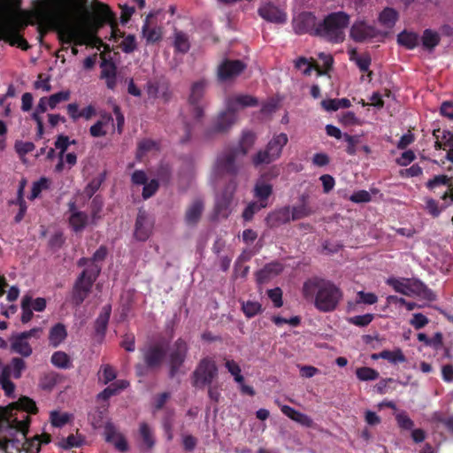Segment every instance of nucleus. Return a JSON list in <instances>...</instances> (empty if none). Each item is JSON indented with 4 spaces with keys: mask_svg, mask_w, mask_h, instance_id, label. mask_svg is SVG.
<instances>
[{
    "mask_svg": "<svg viewBox=\"0 0 453 453\" xmlns=\"http://www.w3.org/2000/svg\"><path fill=\"white\" fill-rule=\"evenodd\" d=\"M46 9L42 12L44 20L49 26L57 30L58 38L63 43H71L73 41L82 45L80 39V28L72 25L70 13L74 6L75 0H38Z\"/></svg>",
    "mask_w": 453,
    "mask_h": 453,
    "instance_id": "f257e3e1",
    "label": "nucleus"
},
{
    "mask_svg": "<svg viewBox=\"0 0 453 453\" xmlns=\"http://www.w3.org/2000/svg\"><path fill=\"white\" fill-rule=\"evenodd\" d=\"M388 284L392 286L396 292L402 293L407 296H417L420 299L424 300L423 304H415V303H410V301L404 300V298L398 297V296H388L386 298V309H389L390 311H410L414 307H426V302H430L435 299V294L431 288H427L419 280L415 279H395L390 278L387 280Z\"/></svg>",
    "mask_w": 453,
    "mask_h": 453,
    "instance_id": "f03ea898",
    "label": "nucleus"
},
{
    "mask_svg": "<svg viewBox=\"0 0 453 453\" xmlns=\"http://www.w3.org/2000/svg\"><path fill=\"white\" fill-rule=\"evenodd\" d=\"M303 295L307 300H313L319 311H334L342 298V292L333 281L313 277L304 281Z\"/></svg>",
    "mask_w": 453,
    "mask_h": 453,
    "instance_id": "7ed1b4c3",
    "label": "nucleus"
},
{
    "mask_svg": "<svg viewBox=\"0 0 453 453\" xmlns=\"http://www.w3.org/2000/svg\"><path fill=\"white\" fill-rule=\"evenodd\" d=\"M107 254L105 246L98 247L90 258V265L76 278L72 292V301L74 305H81L87 299L101 272V266L97 265V262L105 260Z\"/></svg>",
    "mask_w": 453,
    "mask_h": 453,
    "instance_id": "20e7f679",
    "label": "nucleus"
},
{
    "mask_svg": "<svg viewBox=\"0 0 453 453\" xmlns=\"http://www.w3.org/2000/svg\"><path fill=\"white\" fill-rule=\"evenodd\" d=\"M1 365V360H0ZM30 418L28 414H24L22 419L17 418H12L6 410H0V434L2 432L8 433L12 437H14L17 433L23 434L24 438L27 437L29 432ZM20 440L17 438H4L0 439V450L4 453L20 452L22 449Z\"/></svg>",
    "mask_w": 453,
    "mask_h": 453,
    "instance_id": "39448f33",
    "label": "nucleus"
},
{
    "mask_svg": "<svg viewBox=\"0 0 453 453\" xmlns=\"http://www.w3.org/2000/svg\"><path fill=\"white\" fill-rule=\"evenodd\" d=\"M258 105V100L254 96L239 94L230 96L226 102V109L220 112L213 122V133H226L237 121L240 109Z\"/></svg>",
    "mask_w": 453,
    "mask_h": 453,
    "instance_id": "423d86ee",
    "label": "nucleus"
},
{
    "mask_svg": "<svg viewBox=\"0 0 453 453\" xmlns=\"http://www.w3.org/2000/svg\"><path fill=\"white\" fill-rule=\"evenodd\" d=\"M349 19V15L343 12L329 13L318 23L316 35L329 42H342L345 40L344 30Z\"/></svg>",
    "mask_w": 453,
    "mask_h": 453,
    "instance_id": "0eeeda50",
    "label": "nucleus"
},
{
    "mask_svg": "<svg viewBox=\"0 0 453 453\" xmlns=\"http://www.w3.org/2000/svg\"><path fill=\"white\" fill-rule=\"evenodd\" d=\"M288 142V134L280 133L273 135V138L268 142L264 149L252 155L251 162L254 167L261 165H271L280 158L283 149Z\"/></svg>",
    "mask_w": 453,
    "mask_h": 453,
    "instance_id": "6e6552de",
    "label": "nucleus"
},
{
    "mask_svg": "<svg viewBox=\"0 0 453 453\" xmlns=\"http://www.w3.org/2000/svg\"><path fill=\"white\" fill-rule=\"evenodd\" d=\"M239 155L234 147H228L220 152L213 165V175L215 178H222L224 175H229L231 180H235L239 174L242 164L239 163Z\"/></svg>",
    "mask_w": 453,
    "mask_h": 453,
    "instance_id": "1a4fd4ad",
    "label": "nucleus"
},
{
    "mask_svg": "<svg viewBox=\"0 0 453 453\" xmlns=\"http://www.w3.org/2000/svg\"><path fill=\"white\" fill-rule=\"evenodd\" d=\"M208 87V81L201 79L194 81L189 88L188 104L194 119L200 121L203 117V108L201 104Z\"/></svg>",
    "mask_w": 453,
    "mask_h": 453,
    "instance_id": "9d476101",
    "label": "nucleus"
},
{
    "mask_svg": "<svg viewBox=\"0 0 453 453\" xmlns=\"http://www.w3.org/2000/svg\"><path fill=\"white\" fill-rule=\"evenodd\" d=\"M94 22L97 27H102L104 23H109L111 29V38L114 40L124 36V33H121L118 28L116 14L104 3H97Z\"/></svg>",
    "mask_w": 453,
    "mask_h": 453,
    "instance_id": "9b49d317",
    "label": "nucleus"
},
{
    "mask_svg": "<svg viewBox=\"0 0 453 453\" xmlns=\"http://www.w3.org/2000/svg\"><path fill=\"white\" fill-rule=\"evenodd\" d=\"M166 351L162 345L154 344L142 349L143 364L136 365V371L139 375L144 374V367L156 369L161 366L162 361L165 357Z\"/></svg>",
    "mask_w": 453,
    "mask_h": 453,
    "instance_id": "f8f14e48",
    "label": "nucleus"
},
{
    "mask_svg": "<svg viewBox=\"0 0 453 453\" xmlns=\"http://www.w3.org/2000/svg\"><path fill=\"white\" fill-rule=\"evenodd\" d=\"M218 375V367L213 359L203 358L194 372L195 383L196 387L211 385Z\"/></svg>",
    "mask_w": 453,
    "mask_h": 453,
    "instance_id": "ddd939ff",
    "label": "nucleus"
},
{
    "mask_svg": "<svg viewBox=\"0 0 453 453\" xmlns=\"http://www.w3.org/2000/svg\"><path fill=\"white\" fill-rule=\"evenodd\" d=\"M28 22L21 15H12L6 19L0 20V40L12 39L19 35L20 30L27 27Z\"/></svg>",
    "mask_w": 453,
    "mask_h": 453,
    "instance_id": "4468645a",
    "label": "nucleus"
},
{
    "mask_svg": "<svg viewBox=\"0 0 453 453\" xmlns=\"http://www.w3.org/2000/svg\"><path fill=\"white\" fill-rule=\"evenodd\" d=\"M246 67L247 65L242 62V60L225 59L218 67V80L221 82L234 80L235 77L242 73Z\"/></svg>",
    "mask_w": 453,
    "mask_h": 453,
    "instance_id": "2eb2a0df",
    "label": "nucleus"
},
{
    "mask_svg": "<svg viewBox=\"0 0 453 453\" xmlns=\"http://www.w3.org/2000/svg\"><path fill=\"white\" fill-rule=\"evenodd\" d=\"M317 18L312 12H302L294 18V32L298 35L310 34L316 35L318 29Z\"/></svg>",
    "mask_w": 453,
    "mask_h": 453,
    "instance_id": "dca6fc26",
    "label": "nucleus"
},
{
    "mask_svg": "<svg viewBox=\"0 0 453 453\" xmlns=\"http://www.w3.org/2000/svg\"><path fill=\"white\" fill-rule=\"evenodd\" d=\"M188 352V345L182 339H178L169 355L170 375L173 378L184 364Z\"/></svg>",
    "mask_w": 453,
    "mask_h": 453,
    "instance_id": "f3484780",
    "label": "nucleus"
},
{
    "mask_svg": "<svg viewBox=\"0 0 453 453\" xmlns=\"http://www.w3.org/2000/svg\"><path fill=\"white\" fill-rule=\"evenodd\" d=\"M41 332L39 327H34L29 331L19 334L12 339V348L14 352L20 354L23 357H28L32 353V348L27 342L31 337H38Z\"/></svg>",
    "mask_w": 453,
    "mask_h": 453,
    "instance_id": "a211bd4d",
    "label": "nucleus"
},
{
    "mask_svg": "<svg viewBox=\"0 0 453 453\" xmlns=\"http://www.w3.org/2000/svg\"><path fill=\"white\" fill-rule=\"evenodd\" d=\"M236 188L237 181L230 180L226 190L223 192V194L220 195V196L216 201L214 211L218 216H221L226 219V217H227L231 213V201L233 198V194L234 193Z\"/></svg>",
    "mask_w": 453,
    "mask_h": 453,
    "instance_id": "6ab92c4d",
    "label": "nucleus"
},
{
    "mask_svg": "<svg viewBox=\"0 0 453 453\" xmlns=\"http://www.w3.org/2000/svg\"><path fill=\"white\" fill-rule=\"evenodd\" d=\"M378 35L375 27L368 25L364 20H357L353 23L350 28V36L353 41L362 42L367 39H373Z\"/></svg>",
    "mask_w": 453,
    "mask_h": 453,
    "instance_id": "aec40b11",
    "label": "nucleus"
},
{
    "mask_svg": "<svg viewBox=\"0 0 453 453\" xmlns=\"http://www.w3.org/2000/svg\"><path fill=\"white\" fill-rule=\"evenodd\" d=\"M153 224L144 211H139L136 217L134 236L136 240L144 242L151 235Z\"/></svg>",
    "mask_w": 453,
    "mask_h": 453,
    "instance_id": "412c9836",
    "label": "nucleus"
},
{
    "mask_svg": "<svg viewBox=\"0 0 453 453\" xmlns=\"http://www.w3.org/2000/svg\"><path fill=\"white\" fill-rule=\"evenodd\" d=\"M319 58L324 60V66L326 67L325 71H322V69L319 68L318 65H312L311 62H310L306 58H299L296 63L295 66L296 68L302 69L303 67V73L305 75H310L311 73L312 68H316L319 75L326 74L328 69H330L334 63V58L330 55H326L324 53L319 54Z\"/></svg>",
    "mask_w": 453,
    "mask_h": 453,
    "instance_id": "4be33fe9",
    "label": "nucleus"
},
{
    "mask_svg": "<svg viewBox=\"0 0 453 453\" xmlns=\"http://www.w3.org/2000/svg\"><path fill=\"white\" fill-rule=\"evenodd\" d=\"M284 265L281 262L272 261L256 273V280L259 285L265 284V282L282 273Z\"/></svg>",
    "mask_w": 453,
    "mask_h": 453,
    "instance_id": "5701e85b",
    "label": "nucleus"
},
{
    "mask_svg": "<svg viewBox=\"0 0 453 453\" xmlns=\"http://www.w3.org/2000/svg\"><path fill=\"white\" fill-rule=\"evenodd\" d=\"M290 220H292L290 206L276 209L275 211L268 213L265 218V223L271 228L288 224Z\"/></svg>",
    "mask_w": 453,
    "mask_h": 453,
    "instance_id": "b1692460",
    "label": "nucleus"
},
{
    "mask_svg": "<svg viewBox=\"0 0 453 453\" xmlns=\"http://www.w3.org/2000/svg\"><path fill=\"white\" fill-rule=\"evenodd\" d=\"M258 13L262 19L267 21L283 23L287 20L286 13L280 11V9L272 4V3H268L267 4L259 7Z\"/></svg>",
    "mask_w": 453,
    "mask_h": 453,
    "instance_id": "393cba45",
    "label": "nucleus"
},
{
    "mask_svg": "<svg viewBox=\"0 0 453 453\" xmlns=\"http://www.w3.org/2000/svg\"><path fill=\"white\" fill-rule=\"evenodd\" d=\"M203 211V200L196 199L192 202L189 207L187 208L184 219L188 226H196L198 224L202 213Z\"/></svg>",
    "mask_w": 453,
    "mask_h": 453,
    "instance_id": "a878e982",
    "label": "nucleus"
},
{
    "mask_svg": "<svg viewBox=\"0 0 453 453\" xmlns=\"http://www.w3.org/2000/svg\"><path fill=\"white\" fill-rule=\"evenodd\" d=\"M47 306L45 298L38 297L33 299L32 296L26 294L21 300V310L23 312L27 311H43Z\"/></svg>",
    "mask_w": 453,
    "mask_h": 453,
    "instance_id": "bb28decb",
    "label": "nucleus"
},
{
    "mask_svg": "<svg viewBox=\"0 0 453 453\" xmlns=\"http://www.w3.org/2000/svg\"><path fill=\"white\" fill-rule=\"evenodd\" d=\"M68 223L74 233H81L88 224V215L84 211L72 213L68 217Z\"/></svg>",
    "mask_w": 453,
    "mask_h": 453,
    "instance_id": "cd10ccee",
    "label": "nucleus"
},
{
    "mask_svg": "<svg viewBox=\"0 0 453 453\" xmlns=\"http://www.w3.org/2000/svg\"><path fill=\"white\" fill-rule=\"evenodd\" d=\"M255 141L256 134L253 132L245 131L242 132L239 144L234 148L239 156H245L248 154L250 148L253 147Z\"/></svg>",
    "mask_w": 453,
    "mask_h": 453,
    "instance_id": "c85d7f7f",
    "label": "nucleus"
},
{
    "mask_svg": "<svg viewBox=\"0 0 453 453\" xmlns=\"http://www.w3.org/2000/svg\"><path fill=\"white\" fill-rule=\"evenodd\" d=\"M156 180L167 186L173 179V166L166 161H161L155 171Z\"/></svg>",
    "mask_w": 453,
    "mask_h": 453,
    "instance_id": "c756f323",
    "label": "nucleus"
},
{
    "mask_svg": "<svg viewBox=\"0 0 453 453\" xmlns=\"http://www.w3.org/2000/svg\"><path fill=\"white\" fill-rule=\"evenodd\" d=\"M254 197L259 200V204H266V200L273 193V186L263 180L257 181L253 188Z\"/></svg>",
    "mask_w": 453,
    "mask_h": 453,
    "instance_id": "7c9ffc66",
    "label": "nucleus"
},
{
    "mask_svg": "<svg viewBox=\"0 0 453 453\" xmlns=\"http://www.w3.org/2000/svg\"><path fill=\"white\" fill-rule=\"evenodd\" d=\"M151 14L148 15L142 25V36L146 39L147 42H156L162 39V32L159 27H150L149 19Z\"/></svg>",
    "mask_w": 453,
    "mask_h": 453,
    "instance_id": "2f4dec72",
    "label": "nucleus"
},
{
    "mask_svg": "<svg viewBox=\"0 0 453 453\" xmlns=\"http://www.w3.org/2000/svg\"><path fill=\"white\" fill-rule=\"evenodd\" d=\"M281 411L287 417L295 421L299 422V424L301 425L310 426L312 424V419L310 417L306 416L305 413H302L298 411H296L295 409H293V407L289 405H282Z\"/></svg>",
    "mask_w": 453,
    "mask_h": 453,
    "instance_id": "473e14b6",
    "label": "nucleus"
},
{
    "mask_svg": "<svg viewBox=\"0 0 453 453\" xmlns=\"http://www.w3.org/2000/svg\"><path fill=\"white\" fill-rule=\"evenodd\" d=\"M419 37L417 33L408 32L406 29L397 35V42L409 50L414 49L418 45Z\"/></svg>",
    "mask_w": 453,
    "mask_h": 453,
    "instance_id": "72a5a7b5",
    "label": "nucleus"
},
{
    "mask_svg": "<svg viewBox=\"0 0 453 453\" xmlns=\"http://www.w3.org/2000/svg\"><path fill=\"white\" fill-rule=\"evenodd\" d=\"M350 60L355 61L357 67L362 73L368 72L369 80L372 79V72H369V66L371 65V56L368 53L357 56L356 50H352L350 52Z\"/></svg>",
    "mask_w": 453,
    "mask_h": 453,
    "instance_id": "f704fd0d",
    "label": "nucleus"
},
{
    "mask_svg": "<svg viewBox=\"0 0 453 453\" xmlns=\"http://www.w3.org/2000/svg\"><path fill=\"white\" fill-rule=\"evenodd\" d=\"M67 332L62 324L55 325L51 327L49 334L50 344L52 347H58L66 338Z\"/></svg>",
    "mask_w": 453,
    "mask_h": 453,
    "instance_id": "c9c22d12",
    "label": "nucleus"
},
{
    "mask_svg": "<svg viewBox=\"0 0 453 453\" xmlns=\"http://www.w3.org/2000/svg\"><path fill=\"white\" fill-rule=\"evenodd\" d=\"M440 40L439 34L430 28L425 29L421 36L422 46L428 50H433L438 46Z\"/></svg>",
    "mask_w": 453,
    "mask_h": 453,
    "instance_id": "e433bc0d",
    "label": "nucleus"
},
{
    "mask_svg": "<svg viewBox=\"0 0 453 453\" xmlns=\"http://www.w3.org/2000/svg\"><path fill=\"white\" fill-rule=\"evenodd\" d=\"M398 19V13L392 7H386L382 10L379 16V20L382 26L391 28L395 26Z\"/></svg>",
    "mask_w": 453,
    "mask_h": 453,
    "instance_id": "4c0bfd02",
    "label": "nucleus"
},
{
    "mask_svg": "<svg viewBox=\"0 0 453 453\" xmlns=\"http://www.w3.org/2000/svg\"><path fill=\"white\" fill-rule=\"evenodd\" d=\"M10 407L27 413L35 414L37 412L35 401L27 396L20 397L19 401L12 403Z\"/></svg>",
    "mask_w": 453,
    "mask_h": 453,
    "instance_id": "58836bf2",
    "label": "nucleus"
},
{
    "mask_svg": "<svg viewBox=\"0 0 453 453\" xmlns=\"http://www.w3.org/2000/svg\"><path fill=\"white\" fill-rule=\"evenodd\" d=\"M451 180H453V177H449L447 174H437L428 180L426 186L430 191L434 192L440 186H445L449 188Z\"/></svg>",
    "mask_w": 453,
    "mask_h": 453,
    "instance_id": "ea45409f",
    "label": "nucleus"
},
{
    "mask_svg": "<svg viewBox=\"0 0 453 453\" xmlns=\"http://www.w3.org/2000/svg\"><path fill=\"white\" fill-rule=\"evenodd\" d=\"M104 200L101 196H98V195L92 198L90 204L92 225H96L97 220L102 219L101 212L104 208Z\"/></svg>",
    "mask_w": 453,
    "mask_h": 453,
    "instance_id": "a19ab883",
    "label": "nucleus"
},
{
    "mask_svg": "<svg viewBox=\"0 0 453 453\" xmlns=\"http://www.w3.org/2000/svg\"><path fill=\"white\" fill-rule=\"evenodd\" d=\"M290 211L292 220L305 219V217L311 216L314 213V211L310 204L299 203L298 205H295L292 208L290 207Z\"/></svg>",
    "mask_w": 453,
    "mask_h": 453,
    "instance_id": "79ce46f5",
    "label": "nucleus"
},
{
    "mask_svg": "<svg viewBox=\"0 0 453 453\" xmlns=\"http://www.w3.org/2000/svg\"><path fill=\"white\" fill-rule=\"evenodd\" d=\"M51 362L54 366L67 369L72 367V361L67 353L56 351L51 354Z\"/></svg>",
    "mask_w": 453,
    "mask_h": 453,
    "instance_id": "37998d69",
    "label": "nucleus"
},
{
    "mask_svg": "<svg viewBox=\"0 0 453 453\" xmlns=\"http://www.w3.org/2000/svg\"><path fill=\"white\" fill-rule=\"evenodd\" d=\"M380 357L382 359H386L391 364H398V362H404L406 360L404 353L399 348L395 349L393 351L390 350H383L380 351Z\"/></svg>",
    "mask_w": 453,
    "mask_h": 453,
    "instance_id": "c03bdc74",
    "label": "nucleus"
},
{
    "mask_svg": "<svg viewBox=\"0 0 453 453\" xmlns=\"http://www.w3.org/2000/svg\"><path fill=\"white\" fill-rule=\"evenodd\" d=\"M225 366L230 374L233 375L234 380L238 384H242L244 381V378L242 374V370L240 365L236 363V361L230 359L226 360Z\"/></svg>",
    "mask_w": 453,
    "mask_h": 453,
    "instance_id": "a18cd8bd",
    "label": "nucleus"
},
{
    "mask_svg": "<svg viewBox=\"0 0 453 453\" xmlns=\"http://www.w3.org/2000/svg\"><path fill=\"white\" fill-rule=\"evenodd\" d=\"M356 374L357 379L360 380H374L380 376L379 372L369 366L358 367Z\"/></svg>",
    "mask_w": 453,
    "mask_h": 453,
    "instance_id": "49530a36",
    "label": "nucleus"
},
{
    "mask_svg": "<svg viewBox=\"0 0 453 453\" xmlns=\"http://www.w3.org/2000/svg\"><path fill=\"white\" fill-rule=\"evenodd\" d=\"M174 48L180 53H186L190 49L188 38L185 33L178 32L175 34Z\"/></svg>",
    "mask_w": 453,
    "mask_h": 453,
    "instance_id": "de8ad7c7",
    "label": "nucleus"
},
{
    "mask_svg": "<svg viewBox=\"0 0 453 453\" xmlns=\"http://www.w3.org/2000/svg\"><path fill=\"white\" fill-rule=\"evenodd\" d=\"M157 149L158 145L156 141L151 139H143L138 142L137 157L138 158H141L144 154L152 151V150Z\"/></svg>",
    "mask_w": 453,
    "mask_h": 453,
    "instance_id": "09e8293b",
    "label": "nucleus"
},
{
    "mask_svg": "<svg viewBox=\"0 0 453 453\" xmlns=\"http://www.w3.org/2000/svg\"><path fill=\"white\" fill-rule=\"evenodd\" d=\"M22 449L26 453H39L41 451V442L39 434H35V436L32 439H27L22 443Z\"/></svg>",
    "mask_w": 453,
    "mask_h": 453,
    "instance_id": "8fccbe9b",
    "label": "nucleus"
},
{
    "mask_svg": "<svg viewBox=\"0 0 453 453\" xmlns=\"http://www.w3.org/2000/svg\"><path fill=\"white\" fill-rule=\"evenodd\" d=\"M378 301L377 296L374 293L359 291L357 293L355 299L356 304H375Z\"/></svg>",
    "mask_w": 453,
    "mask_h": 453,
    "instance_id": "3c124183",
    "label": "nucleus"
},
{
    "mask_svg": "<svg viewBox=\"0 0 453 453\" xmlns=\"http://www.w3.org/2000/svg\"><path fill=\"white\" fill-rule=\"evenodd\" d=\"M14 149L16 153L19 157H24L26 154H28L35 150V145L33 142H24L22 140H17L14 144Z\"/></svg>",
    "mask_w": 453,
    "mask_h": 453,
    "instance_id": "603ef678",
    "label": "nucleus"
},
{
    "mask_svg": "<svg viewBox=\"0 0 453 453\" xmlns=\"http://www.w3.org/2000/svg\"><path fill=\"white\" fill-rule=\"evenodd\" d=\"M70 144H75V140L70 141L68 135L58 134L55 141V147L59 150V157L62 158Z\"/></svg>",
    "mask_w": 453,
    "mask_h": 453,
    "instance_id": "864d4df0",
    "label": "nucleus"
},
{
    "mask_svg": "<svg viewBox=\"0 0 453 453\" xmlns=\"http://www.w3.org/2000/svg\"><path fill=\"white\" fill-rule=\"evenodd\" d=\"M139 433L147 448H151L154 446L155 441L152 436L151 428L148 424L142 423L139 427Z\"/></svg>",
    "mask_w": 453,
    "mask_h": 453,
    "instance_id": "5fc2aeb1",
    "label": "nucleus"
},
{
    "mask_svg": "<svg viewBox=\"0 0 453 453\" xmlns=\"http://www.w3.org/2000/svg\"><path fill=\"white\" fill-rule=\"evenodd\" d=\"M267 204H259L257 202H251L242 211V219L250 221L254 217L255 213L260 211L262 208L266 207Z\"/></svg>",
    "mask_w": 453,
    "mask_h": 453,
    "instance_id": "6e6d98bb",
    "label": "nucleus"
},
{
    "mask_svg": "<svg viewBox=\"0 0 453 453\" xmlns=\"http://www.w3.org/2000/svg\"><path fill=\"white\" fill-rule=\"evenodd\" d=\"M49 187V180L47 178H41L39 180L35 181L32 188L31 193L29 195L28 199L34 200L38 197L40 193L42 191V189H46Z\"/></svg>",
    "mask_w": 453,
    "mask_h": 453,
    "instance_id": "4d7b16f0",
    "label": "nucleus"
},
{
    "mask_svg": "<svg viewBox=\"0 0 453 453\" xmlns=\"http://www.w3.org/2000/svg\"><path fill=\"white\" fill-rule=\"evenodd\" d=\"M70 98L69 91H61L50 96L48 105L50 109H54L61 102L68 101Z\"/></svg>",
    "mask_w": 453,
    "mask_h": 453,
    "instance_id": "13d9d810",
    "label": "nucleus"
},
{
    "mask_svg": "<svg viewBox=\"0 0 453 453\" xmlns=\"http://www.w3.org/2000/svg\"><path fill=\"white\" fill-rule=\"evenodd\" d=\"M159 188V182L157 179L150 180L149 182H145L142 189V198L149 199L156 194Z\"/></svg>",
    "mask_w": 453,
    "mask_h": 453,
    "instance_id": "bf43d9fd",
    "label": "nucleus"
},
{
    "mask_svg": "<svg viewBox=\"0 0 453 453\" xmlns=\"http://www.w3.org/2000/svg\"><path fill=\"white\" fill-rule=\"evenodd\" d=\"M110 315L111 313L104 312L100 313L98 315V318L96 319L95 322V329L97 334H105V331L108 326V322L110 320Z\"/></svg>",
    "mask_w": 453,
    "mask_h": 453,
    "instance_id": "052dcab7",
    "label": "nucleus"
},
{
    "mask_svg": "<svg viewBox=\"0 0 453 453\" xmlns=\"http://www.w3.org/2000/svg\"><path fill=\"white\" fill-rule=\"evenodd\" d=\"M267 295L275 308L283 306V292L280 288H271L267 291Z\"/></svg>",
    "mask_w": 453,
    "mask_h": 453,
    "instance_id": "680f3d73",
    "label": "nucleus"
},
{
    "mask_svg": "<svg viewBox=\"0 0 453 453\" xmlns=\"http://www.w3.org/2000/svg\"><path fill=\"white\" fill-rule=\"evenodd\" d=\"M82 444V439L77 438L74 434H71L67 438H64L58 442V447H61L67 450V449L80 447Z\"/></svg>",
    "mask_w": 453,
    "mask_h": 453,
    "instance_id": "e2e57ef3",
    "label": "nucleus"
},
{
    "mask_svg": "<svg viewBox=\"0 0 453 453\" xmlns=\"http://www.w3.org/2000/svg\"><path fill=\"white\" fill-rule=\"evenodd\" d=\"M137 48L135 35H127L120 44V49L124 53H133Z\"/></svg>",
    "mask_w": 453,
    "mask_h": 453,
    "instance_id": "0e129e2a",
    "label": "nucleus"
},
{
    "mask_svg": "<svg viewBox=\"0 0 453 453\" xmlns=\"http://www.w3.org/2000/svg\"><path fill=\"white\" fill-rule=\"evenodd\" d=\"M395 419L397 426L403 429H412L415 426L414 421L409 418L405 411L398 412Z\"/></svg>",
    "mask_w": 453,
    "mask_h": 453,
    "instance_id": "69168bd1",
    "label": "nucleus"
},
{
    "mask_svg": "<svg viewBox=\"0 0 453 453\" xmlns=\"http://www.w3.org/2000/svg\"><path fill=\"white\" fill-rule=\"evenodd\" d=\"M10 365L12 366L13 378L19 379L22 372L26 367L24 359L19 357H13Z\"/></svg>",
    "mask_w": 453,
    "mask_h": 453,
    "instance_id": "338daca9",
    "label": "nucleus"
},
{
    "mask_svg": "<svg viewBox=\"0 0 453 453\" xmlns=\"http://www.w3.org/2000/svg\"><path fill=\"white\" fill-rule=\"evenodd\" d=\"M102 73H101V78L102 79H110V77H112L113 75H116V65L112 61H103L102 65Z\"/></svg>",
    "mask_w": 453,
    "mask_h": 453,
    "instance_id": "774afa93",
    "label": "nucleus"
}]
</instances>
